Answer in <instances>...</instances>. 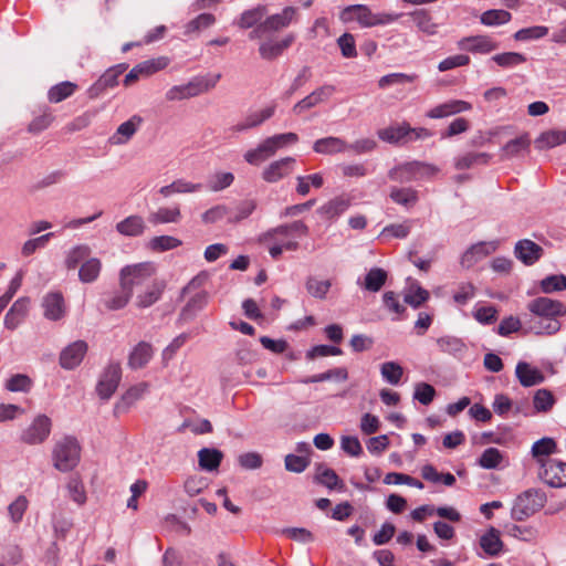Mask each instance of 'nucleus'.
<instances>
[{
  "label": "nucleus",
  "mask_w": 566,
  "mask_h": 566,
  "mask_svg": "<svg viewBox=\"0 0 566 566\" xmlns=\"http://www.w3.org/2000/svg\"><path fill=\"white\" fill-rule=\"evenodd\" d=\"M532 317L525 322L528 332L536 335L556 334L562 324L558 317L566 315L564 303L546 296H539L527 304Z\"/></svg>",
  "instance_id": "obj_1"
},
{
  "label": "nucleus",
  "mask_w": 566,
  "mask_h": 566,
  "mask_svg": "<svg viewBox=\"0 0 566 566\" xmlns=\"http://www.w3.org/2000/svg\"><path fill=\"white\" fill-rule=\"evenodd\" d=\"M402 13L379 12L374 13L365 4H352L345 7L339 12V20L343 23L356 21L361 28H373L377 25H386L397 21Z\"/></svg>",
  "instance_id": "obj_2"
},
{
  "label": "nucleus",
  "mask_w": 566,
  "mask_h": 566,
  "mask_svg": "<svg viewBox=\"0 0 566 566\" xmlns=\"http://www.w3.org/2000/svg\"><path fill=\"white\" fill-rule=\"evenodd\" d=\"M221 74H207L192 77L188 83L175 85L166 92L169 102L199 96L212 90L220 81Z\"/></svg>",
  "instance_id": "obj_3"
},
{
  "label": "nucleus",
  "mask_w": 566,
  "mask_h": 566,
  "mask_svg": "<svg viewBox=\"0 0 566 566\" xmlns=\"http://www.w3.org/2000/svg\"><path fill=\"white\" fill-rule=\"evenodd\" d=\"M438 172L439 168L434 165L424 161L412 160L390 169L388 177L392 181L405 184L416 180L430 179Z\"/></svg>",
  "instance_id": "obj_4"
},
{
  "label": "nucleus",
  "mask_w": 566,
  "mask_h": 566,
  "mask_svg": "<svg viewBox=\"0 0 566 566\" xmlns=\"http://www.w3.org/2000/svg\"><path fill=\"white\" fill-rule=\"evenodd\" d=\"M81 448L76 439L64 437L54 446L53 465L61 472L73 470L80 462Z\"/></svg>",
  "instance_id": "obj_5"
},
{
  "label": "nucleus",
  "mask_w": 566,
  "mask_h": 566,
  "mask_svg": "<svg viewBox=\"0 0 566 566\" xmlns=\"http://www.w3.org/2000/svg\"><path fill=\"white\" fill-rule=\"evenodd\" d=\"M545 503V492L530 489L516 497L511 512L512 517L515 521H524L543 509Z\"/></svg>",
  "instance_id": "obj_6"
},
{
  "label": "nucleus",
  "mask_w": 566,
  "mask_h": 566,
  "mask_svg": "<svg viewBox=\"0 0 566 566\" xmlns=\"http://www.w3.org/2000/svg\"><path fill=\"white\" fill-rule=\"evenodd\" d=\"M155 266L150 262L127 265L120 271V285L128 289L133 295L134 286L143 284L153 276Z\"/></svg>",
  "instance_id": "obj_7"
},
{
  "label": "nucleus",
  "mask_w": 566,
  "mask_h": 566,
  "mask_svg": "<svg viewBox=\"0 0 566 566\" xmlns=\"http://www.w3.org/2000/svg\"><path fill=\"white\" fill-rule=\"evenodd\" d=\"M308 227L301 220L273 228L260 238L261 242L282 243V241L294 240V237L307 235Z\"/></svg>",
  "instance_id": "obj_8"
},
{
  "label": "nucleus",
  "mask_w": 566,
  "mask_h": 566,
  "mask_svg": "<svg viewBox=\"0 0 566 566\" xmlns=\"http://www.w3.org/2000/svg\"><path fill=\"white\" fill-rule=\"evenodd\" d=\"M169 64V59L166 56H159L143 61L135 65L124 78V85L130 86L142 77H148L158 71L166 69Z\"/></svg>",
  "instance_id": "obj_9"
},
{
  "label": "nucleus",
  "mask_w": 566,
  "mask_h": 566,
  "mask_svg": "<svg viewBox=\"0 0 566 566\" xmlns=\"http://www.w3.org/2000/svg\"><path fill=\"white\" fill-rule=\"evenodd\" d=\"M296 166L294 157H283L268 164L262 172L261 178L268 184H276L293 174Z\"/></svg>",
  "instance_id": "obj_10"
},
{
  "label": "nucleus",
  "mask_w": 566,
  "mask_h": 566,
  "mask_svg": "<svg viewBox=\"0 0 566 566\" xmlns=\"http://www.w3.org/2000/svg\"><path fill=\"white\" fill-rule=\"evenodd\" d=\"M51 428V419L45 415H40L22 432L21 441L30 446L40 444L48 439Z\"/></svg>",
  "instance_id": "obj_11"
},
{
  "label": "nucleus",
  "mask_w": 566,
  "mask_h": 566,
  "mask_svg": "<svg viewBox=\"0 0 566 566\" xmlns=\"http://www.w3.org/2000/svg\"><path fill=\"white\" fill-rule=\"evenodd\" d=\"M539 479L552 488L566 486V462L557 459L545 461L538 471Z\"/></svg>",
  "instance_id": "obj_12"
},
{
  "label": "nucleus",
  "mask_w": 566,
  "mask_h": 566,
  "mask_svg": "<svg viewBox=\"0 0 566 566\" xmlns=\"http://www.w3.org/2000/svg\"><path fill=\"white\" fill-rule=\"evenodd\" d=\"M122 378V368L118 363L109 364L101 375L96 391L101 399H109L116 391Z\"/></svg>",
  "instance_id": "obj_13"
},
{
  "label": "nucleus",
  "mask_w": 566,
  "mask_h": 566,
  "mask_svg": "<svg viewBox=\"0 0 566 566\" xmlns=\"http://www.w3.org/2000/svg\"><path fill=\"white\" fill-rule=\"evenodd\" d=\"M458 48L473 54H488L499 48L494 39L486 34L465 36L458 41Z\"/></svg>",
  "instance_id": "obj_14"
},
{
  "label": "nucleus",
  "mask_w": 566,
  "mask_h": 566,
  "mask_svg": "<svg viewBox=\"0 0 566 566\" xmlns=\"http://www.w3.org/2000/svg\"><path fill=\"white\" fill-rule=\"evenodd\" d=\"M42 307L44 317L50 321H60L66 314V305L61 292H50L43 296Z\"/></svg>",
  "instance_id": "obj_15"
},
{
  "label": "nucleus",
  "mask_w": 566,
  "mask_h": 566,
  "mask_svg": "<svg viewBox=\"0 0 566 566\" xmlns=\"http://www.w3.org/2000/svg\"><path fill=\"white\" fill-rule=\"evenodd\" d=\"M87 352V344L84 340H76L65 347L60 355V364L64 369H73L83 360Z\"/></svg>",
  "instance_id": "obj_16"
},
{
  "label": "nucleus",
  "mask_w": 566,
  "mask_h": 566,
  "mask_svg": "<svg viewBox=\"0 0 566 566\" xmlns=\"http://www.w3.org/2000/svg\"><path fill=\"white\" fill-rule=\"evenodd\" d=\"M543 248L532 240H520L514 248V254L525 265H533L543 255Z\"/></svg>",
  "instance_id": "obj_17"
},
{
  "label": "nucleus",
  "mask_w": 566,
  "mask_h": 566,
  "mask_svg": "<svg viewBox=\"0 0 566 566\" xmlns=\"http://www.w3.org/2000/svg\"><path fill=\"white\" fill-rule=\"evenodd\" d=\"M472 105L469 102L452 99L432 107L426 113V116L431 119H439L470 111Z\"/></svg>",
  "instance_id": "obj_18"
},
{
  "label": "nucleus",
  "mask_w": 566,
  "mask_h": 566,
  "mask_svg": "<svg viewBox=\"0 0 566 566\" xmlns=\"http://www.w3.org/2000/svg\"><path fill=\"white\" fill-rule=\"evenodd\" d=\"M408 133L409 123L402 122L378 129L377 136L380 140L391 145H405L408 144Z\"/></svg>",
  "instance_id": "obj_19"
},
{
  "label": "nucleus",
  "mask_w": 566,
  "mask_h": 566,
  "mask_svg": "<svg viewBox=\"0 0 566 566\" xmlns=\"http://www.w3.org/2000/svg\"><path fill=\"white\" fill-rule=\"evenodd\" d=\"M275 105L268 106L261 111L249 114L242 122L233 125L231 130L233 133H241L251 128L260 126L274 115Z\"/></svg>",
  "instance_id": "obj_20"
},
{
  "label": "nucleus",
  "mask_w": 566,
  "mask_h": 566,
  "mask_svg": "<svg viewBox=\"0 0 566 566\" xmlns=\"http://www.w3.org/2000/svg\"><path fill=\"white\" fill-rule=\"evenodd\" d=\"M497 245L495 242H479L471 245L462 255V265L470 268L478 261L488 256L496 250Z\"/></svg>",
  "instance_id": "obj_21"
},
{
  "label": "nucleus",
  "mask_w": 566,
  "mask_h": 566,
  "mask_svg": "<svg viewBox=\"0 0 566 566\" xmlns=\"http://www.w3.org/2000/svg\"><path fill=\"white\" fill-rule=\"evenodd\" d=\"M276 153L277 151L274 149L272 143L266 137L255 148L245 151L243 158L248 164L259 166L266 159L273 157Z\"/></svg>",
  "instance_id": "obj_22"
},
{
  "label": "nucleus",
  "mask_w": 566,
  "mask_h": 566,
  "mask_svg": "<svg viewBox=\"0 0 566 566\" xmlns=\"http://www.w3.org/2000/svg\"><path fill=\"white\" fill-rule=\"evenodd\" d=\"M409 17L421 33L428 36H433L439 33V24L434 22L433 17L428 10H415L409 13Z\"/></svg>",
  "instance_id": "obj_23"
},
{
  "label": "nucleus",
  "mask_w": 566,
  "mask_h": 566,
  "mask_svg": "<svg viewBox=\"0 0 566 566\" xmlns=\"http://www.w3.org/2000/svg\"><path fill=\"white\" fill-rule=\"evenodd\" d=\"M515 375L523 387L539 385L545 379L539 369L532 367L528 363L525 361L517 363Z\"/></svg>",
  "instance_id": "obj_24"
},
{
  "label": "nucleus",
  "mask_w": 566,
  "mask_h": 566,
  "mask_svg": "<svg viewBox=\"0 0 566 566\" xmlns=\"http://www.w3.org/2000/svg\"><path fill=\"white\" fill-rule=\"evenodd\" d=\"M29 303L30 300L28 297H20L12 304L4 317V326L7 328L15 329L21 324L28 314Z\"/></svg>",
  "instance_id": "obj_25"
},
{
  "label": "nucleus",
  "mask_w": 566,
  "mask_h": 566,
  "mask_svg": "<svg viewBox=\"0 0 566 566\" xmlns=\"http://www.w3.org/2000/svg\"><path fill=\"white\" fill-rule=\"evenodd\" d=\"M182 216L179 205L175 203L170 207H160L156 211H153L148 216V220L151 224H166V223H178Z\"/></svg>",
  "instance_id": "obj_26"
},
{
  "label": "nucleus",
  "mask_w": 566,
  "mask_h": 566,
  "mask_svg": "<svg viewBox=\"0 0 566 566\" xmlns=\"http://www.w3.org/2000/svg\"><path fill=\"white\" fill-rule=\"evenodd\" d=\"M480 547L483 552L489 556H499L504 547V544L500 536V531L494 527H490L481 537H480Z\"/></svg>",
  "instance_id": "obj_27"
},
{
  "label": "nucleus",
  "mask_w": 566,
  "mask_h": 566,
  "mask_svg": "<svg viewBox=\"0 0 566 566\" xmlns=\"http://www.w3.org/2000/svg\"><path fill=\"white\" fill-rule=\"evenodd\" d=\"M154 355L153 346L146 342H139L130 352L128 366L132 369L145 367Z\"/></svg>",
  "instance_id": "obj_28"
},
{
  "label": "nucleus",
  "mask_w": 566,
  "mask_h": 566,
  "mask_svg": "<svg viewBox=\"0 0 566 566\" xmlns=\"http://www.w3.org/2000/svg\"><path fill=\"white\" fill-rule=\"evenodd\" d=\"M350 206V200L345 196H338L317 209V213L328 220H332L344 213Z\"/></svg>",
  "instance_id": "obj_29"
},
{
  "label": "nucleus",
  "mask_w": 566,
  "mask_h": 566,
  "mask_svg": "<svg viewBox=\"0 0 566 566\" xmlns=\"http://www.w3.org/2000/svg\"><path fill=\"white\" fill-rule=\"evenodd\" d=\"M294 41V35L290 34L281 41H266L261 43L259 52L264 60H274L280 56Z\"/></svg>",
  "instance_id": "obj_30"
},
{
  "label": "nucleus",
  "mask_w": 566,
  "mask_h": 566,
  "mask_svg": "<svg viewBox=\"0 0 566 566\" xmlns=\"http://www.w3.org/2000/svg\"><path fill=\"white\" fill-rule=\"evenodd\" d=\"M557 450V444L553 438H542L533 443L532 446V455L536 460V463L542 469V464L545 461H551V454L555 453Z\"/></svg>",
  "instance_id": "obj_31"
},
{
  "label": "nucleus",
  "mask_w": 566,
  "mask_h": 566,
  "mask_svg": "<svg viewBox=\"0 0 566 566\" xmlns=\"http://www.w3.org/2000/svg\"><path fill=\"white\" fill-rule=\"evenodd\" d=\"M313 149L317 154L332 155L348 150V144L342 138L329 136L317 139Z\"/></svg>",
  "instance_id": "obj_32"
},
{
  "label": "nucleus",
  "mask_w": 566,
  "mask_h": 566,
  "mask_svg": "<svg viewBox=\"0 0 566 566\" xmlns=\"http://www.w3.org/2000/svg\"><path fill=\"white\" fill-rule=\"evenodd\" d=\"M140 123L142 118L136 115L122 123L117 127L116 133L111 137V143L114 145L126 144L134 136Z\"/></svg>",
  "instance_id": "obj_33"
},
{
  "label": "nucleus",
  "mask_w": 566,
  "mask_h": 566,
  "mask_svg": "<svg viewBox=\"0 0 566 566\" xmlns=\"http://www.w3.org/2000/svg\"><path fill=\"white\" fill-rule=\"evenodd\" d=\"M146 224L140 216L133 214L116 224V230L122 235L138 237L145 232Z\"/></svg>",
  "instance_id": "obj_34"
},
{
  "label": "nucleus",
  "mask_w": 566,
  "mask_h": 566,
  "mask_svg": "<svg viewBox=\"0 0 566 566\" xmlns=\"http://www.w3.org/2000/svg\"><path fill=\"white\" fill-rule=\"evenodd\" d=\"M296 14V9L293 7H286L281 13L273 14L263 22V28L266 31H279L286 28Z\"/></svg>",
  "instance_id": "obj_35"
},
{
  "label": "nucleus",
  "mask_w": 566,
  "mask_h": 566,
  "mask_svg": "<svg viewBox=\"0 0 566 566\" xmlns=\"http://www.w3.org/2000/svg\"><path fill=\"white\" fill-rule=\"evenodd\" d=\"M102 262L97 258L85 260L78 270V279L83 283L95 282L101 273Z\"/></svg>",
  "instance_id": "obj_36"
},
{
  "label": "nucleus",
  "mask_w": 566,
  "mask_h": 566,
  "mask_svg": "<svg viewBox=\"0 0 566 566\" xmlns=\"http://www.w3.org/2000/svg\"><path fill=\"white\" fill-rule=\"evenodd\" d=\"M116 71L108 69L88 90L91 97H97L107 88H113L118 84Z\"/></svg>",
  "instance_id": "obj_37"
},
{
  "label": "nucleus",
  "mask_w": 566,
  "mask_h": 566,
  "mask_svg": "<svg viewBox=\"0 0 566 566\" xmlns=\"http://www.w3.org/2000/svg\"><path fill=\"white\" fill-rule=\"evenodd\" d=\"M77 90V85L73 82H61L52 86L48 92L50 103H60L72 96Z\"/></svg>",
  "instance_id": "obj_38"
},
{
  "label": "nucleus",
  "mask_w": 566,
  "mask_h": 566,
  "mask_svg": "<svg viewBox=\"0 0 566 566\" xmlns=\"http://www.w3.org/2000/svg\"><path fill=\"white\" fill-rule=\"evenodd\" d=\"M222 458V452L217 449L203 448L198 452L199 465L207 471L218 469Z\"/></svg>",
  "instance_id": "obj_39"
},
{
  "label": "nucleus",
  "mask_w": 566,
  "mask_h": 566,
  "mask_svg": "<svg viewBox=\"0 0 566 566\" xmlns=\"http://www.w3.org/2000/svg\"><path fill=\"white\" fill-rule=\"evenodd\" d=\"M421 476L432 483H443L446 486H453L455 478L452 473H439L432 464H426L421 469Z\"/></svg>",
  "instance_id": "obj_40"
},
{
  "label": "nucleus",
  "mask_w": 566,
  "mask_h": 566,
  "mask_svg": "<svg viewBox=\"0 0 566 566\" xmlns=\"http://www.w3.org/2000/svg\"><path fill=\"white\" fill-rule=\"evenodd\" d=\"M315 480L326 486L327 489L329 490H333V489H337L339 491H344L345 490V484L344 482L339 479V476L337 475V473L333 470V469H329V468H319L318 471H317V474L315 476Z\"/></svg>",
  "instance_id": "obj_41"
},
{
  "label": "nucleus",
  "mask_w": 566,
  "mask_h": 566,
  "mask_svg": "<svg viewBox=\"0 0 566 566\" xmlns=\"http://www.w3.org/2000/svg\"><path fill=\"white\" fill-rule=\"evenodd\" d=\"M490 158L486 153H468L458 157L454 166L459 170L469 169L475 165H486Z\"/></svg>",
  "instance_id": "obj_42"
},
{
  "label": "nucleus",
  "mask_w": 566,
  "mask_h": 566,
  "mask_svg": "<svg viewBox=\"0 0 566 566\" xmlns=\"http://www.w3.org/2000/svg\"><path fill=\"white\" fill-rule=\"evenodd\" d=\"M511 19L512 14L509 11L502 9L488 10L480 17L481 23L486 27L502 25L510 22Z\"/></svg>",
  "instance_id": "obj_43"
},
{
  "label": "nucleus",
  "mask_w": 566,
  "mask_h": 566,
  "mask_svg": "<svg viewBox=\"0 0 566 566\" xmlns=\"http://www.w3.org/2000/svg\"><path fill=\"white\" fill-rule=\"evenodd\" d=\"M164 289L165 284L163 282H154L144 294L137 296V306L142 308L149 307L160 298Z\"/></svg>",
  "instance_id": "obj_44"
},
{
  "label": "nucleus",
  "mask_w": 566,
  "mask_h": 566,
  "mask_svg": "<svg viewBox=\"0 0 566 566\" xmlns=\"http://www.w3.org/2000/svg\"><path fill=\"white\" fill-rule=\"evenodd\" d=\"M531 142L527 136H520L507 142L502 148L504 158H512L521 155L523 151L528 150Z\"/></svg>",
  "instance_id": "obj_45"
},
{
  "label": "nucleus",
  "mask_w": 566,
  "mask_h": 566,
  "mask_svg": "<svg viewBox=\"0 0 566 566\" xmlns=\"http://www.w3.org/2000/svg\"><path fill=\"white\" fill-rule=\"evenodd\" d=\"M390 198L397 205L405 207L413 206L418 201V192L411 188H397L390 190Z\"/></svg>",
  "instance_id": "obj_46"
},
{
  "label": "nucleus",
  "mask_w": 566,
  "mask_h": 566,
  "mask_svg": "<svg viewBox=\"0 0 566 566\" xmlns=\"http://www.w3.org/2000/svg\"><path fill=\"white\" fill-rule=\"evenodd\" d=\"M387 280V272L380 268H374L365 276L364 287L370 292H378Z\"/></svg>",
  "instance_id": "obj_47"
},
{
  "label": "nucleus",
  "mask_w": 566,
  "mask_h": 566,
  "mask_svg": "<svg viewBox=\"0 0 566 566\" xmlns=\"http://www.w3.org/2000/svg\"><path fill=\"white\" fill-rule=\"evenodd\" d=\"M182 244L181 240L171 235H157L150 239L148 247L155 252H165Z\"/></svg>",
  "instance_id": "obj_48"
},
{
  "label": "nucleus",
  "mask_w": 566,
  "mask_h": 566,
  "mask_svg": "<svg viewBox=\"0 0 566 566\" xmlns=\"http://www.w3.org/2000/svg\"><path fill=\"white\" fill-rule=\"evenodd\" d=\"M296 192L303 197L308 195L311 186L318 189L324 185V178L321 174L298 176L296 177Z\"/></svg>",
  "instance_id": "obj_49"
},
{
  "label": "nucleus",
  "mask_w": 566,
  "mask_h": 566,
  "mask_svg": "<svg viewBox=\"0 0 566 566\" xmlns=\"http://www.w3.org/2000/svg\"><path fill=\"white\" fill-rule=\"evenodd\" d=\"M306 290L315 298H325L328 293L332 283L329 280H317L314 276H310L306 280Z\"/></svg>",
  "instance_id": "obj_50"
},
{
  "label": "nucleus",
  "mask_w": 566,
  "mask_h": 566,
  "mask_svg": "<svg viewBox=\"0 0 566 566\" xmlns=\"http://www.w3.org/2000/svg\"><path fill=\"white\" fill-rule=\"evenodd\" d=\"M566 142V130H548L543 133L536 144L539 148H552Z\"/></svg>",
  "instance_id": "obj_51"
},
{
  "label": "nucleus",
  "mask_w": 566,
  "mask_h": 566,
  "mask_svg": "<svg viewBox=\"0 0 566 566\" xmlns=\"http://www.w3.org/2000/svg\"><path fill=\"white\" fill-rule=\"evenodd\" d=\"M382 378L390 385H398L403 375V368L396 361H386L380 366Z\"/></svg>",
  "instance_id": "obj_52"
},
{
  "label": "nucleus",
  "mask_w": 566,
  "mask_h": 566,
  "mask_svg": "<svg viewBox=\"0 0 566 566\" xmlns=\"http://www.w3.org/2000/svg\"><path fill=\"white\" fill-rule=\"evenodd\" d=\"M266 13L264 6H258L256 8L244 11L238 22L242 29H249L254 27Z\"/></svg>",
  "instance_id": "obj_53"
},
{
  "label": "nucleus",
  "mask_w": 566,
  "mask_h": 566,
  "mask_svg": "<svg viewBox=\"0 0 566 566\" xmlns=\"http://www.w3.org/2000/svg\"><path fill=\"white\" fill-rule=\"evenodd\" d=\"M148 391V384L140 382L133 387H130L122 397L120 402L116 405V409H119L122 406L129 407L135 401L140 399Z\"/></svg>",
  "instance_id": "obj_54"
},
{
  "label": "nucleus",
  "mask_w": 566,
  "mask_h": 566,
  "mask_svg": "<svg viewBox=\"0 0 566 566\" xmlns=\"http://www.w3.org/2000/svg\"><path fill=\"white\" fill-rule=\"evenodd\" d=\"M130 297V291L120 286L119 291L115 292L112 296L104 301V305L109 311H117L125 307Z\"/></svg>",
  "instance_id": "obj_55"
},
{
  "label": "nucleus",
  "mask_w": 566,
  "mask_h": 566,
  "mask_svg": "<svg viewBox=\"0 0 566 566\" xmlns=\"http://www.w3.org/2000/svg\"><path fill=\"white\" fill-rule=\"evenodd\" d=\"M548 28L545 25H534L524 29H520L514 33V39L516 41H530V40H538L548 34Z\"/></svg>",
  "instance_id": "obj_56"
},
{
  "label": "nucleus",
  "mask_w": 566,
  "mask_h": 566,
  "mask_svg": "<svg viewBox=\"0 0 566 566\" xmlns=\"http://www.w3.org/2000/svg\"><path fill=\"white\" fill-rule=\"evenodd\" d=\"M503 460L502 452L496 448H488L479 459V465L483 469H496Z\"/></svg>",
  "instance_id": "obj_57"
},
{
  "label": "nucleus",
  "mask_w": 566,
  "mask_h": 566,
  "mask_svg": "<svg viewBox=\"0 0 566 566\" xmlns=\"http://www.w3.org/2000/svg\"><path fill=\"white\" fill-rule=\"evenodd\" d=\"M418 78L416 74H406V73H391L384 75L378 81V86L380 88H386L396 84H406L412 83Z\"/></svg>",
  "instance_id": "obj_58"
},
{
  "label": "nucleus",
  "mask_w": 566,
  "mask_h": 566,
  "mask_svg": "<svg viewBox=\"0 0 566 566\" xmlns=\"http://www.w3.org/2000/svg\"><path fill=\"white\" fill-rule=\"evenodd\" d=\"M492 60L501 67H513L526 61L525 55L517 52H505L495 54Z\"/></svg>",
  "instance_id": "obj_59"
},
{
  "label": "nucleus",
  "mask_w": 566,
  "mask_h": 566,
  "mask_svg": "<svg viewBox=\"0 0 566 566\" xmlns=\"http://www.w3.org/2000/svg\"><path fill=\"white\" fill-rule=\"evenodd\" d=\"M69 496L78 505H83L86 502V492L83 482L73 476L70 479L66 485Z\"/></svg>",
  "instance_id": "obj_60"
},
{
  "label": "nucleus",
  "mask_w": 566,
  "mask_h": 566,
  "mask_svg": "<svg viewBox=\"0 0 566 566\" xmlns=\"http://www.w3.org/2000/svg\"><path fill=\"white\" fill-rule=\"evenodd\" d=\"M214 15L211 13H201L191 21H189L185 27V33L190 34L193 32H198L202 29H207L214 23Z\"/></svg>",
  "instance_id": "obj_61"
},
{
  "label": "nucleus",
  "mask_w": 566,
  "mask_h": 566,
  "mask_svg": "<svg viewBox=\"0 0 566 566\" xmlns=\"http://www.w3.org/2000/svg\"><path fill=\"white\" fill-rule=\"evenodd\" d=\"M555 402L554 396L547 389H538L533 398L534 408L538 412L548 411Z\"/></svg>",
  "instance_id": "obj_62"
},
{
  "label": "nucleus",
  "mask_w": 566,
  "mask_h": 566,
  "mask_svg": "<svg viewBox=\"0 0 566 566\" xmlns=\"http://www.w3.org/2000/svg\"><path fill=\"white\" fill-rule=\"evenodd\" d=\"M91 250L87 245H77L73 248L65 260V265L69 270L75 269L82 261L88 258Z\"/></svg>",
  "instance_id": "obj_63"
},
{
  "label": "nucleus",
  "mask_w": 566,
  "mask_h": 566,
  "mask_svg": "<svg viewBox=\"0 0 566 566\" xmlns=\"http://www.w3.org/2000/svg\"><path fill=\"white\" fill-rule=\"evenodd\" d=\"M541 290L544 293H553L566 289L565 275H549L541 281Z\"/></svg>",
  "instance_id": "obj_64"
}]
</instances>
